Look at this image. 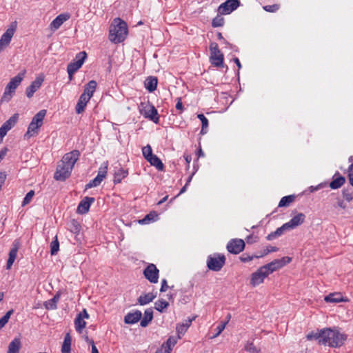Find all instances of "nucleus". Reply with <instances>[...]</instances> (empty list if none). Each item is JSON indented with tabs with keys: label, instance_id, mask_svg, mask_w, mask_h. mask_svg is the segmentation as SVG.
<instances>
[{
	"label": "nucleus",
	"instance_id": "nucleus-1",
	"mask_svg": "<svg viewBox=\"0 0 353 353\" xmlns=\"http://www.w3.org/2000/svg\"><path fill=\"white\" fill-rule=\"evenodd\" d=\"M79 157L80 152L77 150H73L65 154L61 160L57 163L54 176H69Z\"/></svg>",
	"mask_w": 353,
	"mask_h": 353
},
{
	"label": "nucleus",
	"instance_id": "nucleus-2",
	"mask_svg": "<svg viewBox=\"0 0 353 353\" xmlns=\"http://www.w3.org/2000/svg\"><path fill=\"white\" fill-rule=\"evenodd\" d=\"M128 32L127 23L120 18H116L110 26L109 39L114 43H121L125 39Z\"/></svg>",
	"mask_w": 353,
	"mask_h": 353
},
{
	"label": "nucleus",
	"instance_id": "nucleus-3",
	"mask_svg": "<svg viewBox=\"0 0 353 353\" xmlns=\"http://www.w3.org/2000/svg\"><path fill=\"white\" fill-rule=\"evenodd\" d=\"M323 337L321 339V345H328L332 347H341L346 340L347 336L340 333L336 330L325 328L323 330Z\"/></svg>",
	"mask_w": 353,
	"mask_h": 353
},
{
	"label": "nucleus",
	"instance_id": "nucleus-4",
	"mask_svg": "<svg viewBox=\"0 0 353 353\" xmlns=\"http://www.w3.org/2000/svg\"><path fill=\"white\" fill-rule=\"evenodd\" d=\"M26 70L19 72L17 76L12 78L6 87L5 92L3 94L1 101L8 102L12 97V94L14 92L17 88L20 85L25 77Z\"/></svg>",
	"mask_w": 353,
	"mask_h": 353
},
{
	"label": "nucleus",
	"instance_id": "nucleus-5",
	"mask_svg": "<svg viewBox=\"0 0 353 353\" xmlns=\"http://www.w3.org/2000/svg\"><path fill=\"white\" fill-rule=\"evenodd\" d=\"M210 51V63L217 68H225L228 69L227 65H224V56L223 54L219 49L218 44L216 42H211L209 46Z\"/></svg>",
	"mask_w": 353,
	"mask_h": 353
},
{
	"label": "nucleus",
	"instance_id": "nucleus-6",
	"mask_svg": "<svg viewBox=\"0 0 353 353\" xmlns=\"http://www.w3.org/2000/svg\"><path fill=\"white\" fill-rule=\"evenodd\" d=\"M225 263V257L223 254H214L209 256L207 261V267L209 270L218 272L221 270Z\"/></svg>",
	"mask_w": 353,
	"mask_h": 353
},
{
	"label": "nucleus",
	"instance_id": "nucleus-7",
	"mask_svg": "<svg viewBox=\"0 0 353 353\" xmlns=\"http://www.w3.org/2000/svg\"><path fill=\"white\" fill-rule=\"evenodd\" d=\"M292 261V258L289 256H284L281 259H278L272 261V262L263 265V268H265L268 274H271L273 272L283 268L285 265L290 263Z\"/></svg>",
	"mask_w": 353,
	"mask_h": 353
},
{
	"label": "nucleus",
	"instance_id": "nucleus-8",
	"mask_svg": "<svg viewBox=\"0 0 353 353\" xmlns=\"http://www.w3.org/2000/svg\"><path fill=\"white\" fill-rule=\"evenodd\" d=\"M240 3L239 0H227L219 6L218 11L221 14H229L235 10Z\"/></svg>",
	"mask_w": 353,
	"mask_h": 353
},
{
	"label": "nucleus",
	"instance_id": "nucleus-9",
	"mask_svg": "<svg viewBox=\"0 0 353 353\" xmlns=\"http://www.w3.org/2000/svg\"><path fill=\"white\" fill-rule=\"evenodd\" d=\"M159 270L153 263L149 264L143 270L145 278L152 283H157L159 279Z\"/></svg>",
	"mask_w": 353,
	"mask_h": 353
},
{
	"label": "nucleus",
	"instance_id": "nucleus-10",
	"mask_svg": "<svg viewBox=\"0 0 353 353\" xmlns=\"http://www.w3.org/2000/svg\"><path fill=\"white\" fill-rule=\"evenodd\" d=\"M245 248V242L241 239H231L227 244L228 251L233 254H238Z\"/></svg>",
	"mask_w": 353,
	"mask_h": 353
},
{
	"label": "nucleus",
	"instance_id": "nucleus-11",
	"mask_svg": "<svg viewBox=\"0 0 353 353\" xmlns=\"http://www.w3.org/2000/svg\"><path fill=\"white\" fill-rule=\"evenodd\" d=\"M269 275L268 272L263 266L252 274L250 284L253 286L258 285L264 281V279Z\"/></svg>",
	"mask_w": 353,
	"mask_h": 353
},
{
	"label": "nucleus",
	"instance_id": "nucleus-12",
	"mask_svg": "<svg viewBox=\"0 0 353 353\" xmlns=\"http://www.w3.org/2000/svg\"><path fill=\"white\" fill-rule=\"evenodd\" d=\"M16 29V25L8 28L0 39V52L8 46L11 41Z\"/></svg>",
	"mask_w": 353,
	"mask_h": 353
},
{
	"label": "nucleus",
	"instance_id": "nucleus-13",
	"mask_svg": "<svg viewBox=\"0 0 353 353\" xmlns=\"http://www.w3.org/2000/svg\"><path fill=\"white\" fill-rule=\"evenodd\" d=\"M44 81L43 76L37 77L31 84L26 88V93L28 98H31L34 93L40 88Z\"/></svg>",
	"mask_w": 353,
	"mask_h": 353
},
{
	"label": "nucleus",
	"instance_id": "nucleus-14",
	"mask_svg": "<svg viewBox=\"0 0 353 353\" xmlns=\"http://www.w3.org/2000/svg\"><path fill=\"white\" fill-rule=\"evenodd\" d=\"M95 201L94 197L85 196L82 199L77 207V212L80 214H86L90 209V205Z\"/></svg>",
	"mask_w": 353,
	"mask_h": 353
},
{
	"label": "nucleus",
	"instance_id": "nucleus-15",
	"mask_svg": "<svg viewBox=\"0 0 353 353\" xmlns=\"http://www.w3.org/2000/svg\"><path fill=\"white\" fill-rule=\"evenodd\" d=\"M178 339V336H170L165 343H163L160 349H157L155 353H171L172 347L177 343Z\"/></svg>",
	"mask_w": 353,
	"mask_h": 353
},
{
	"label": "nucleus",
	"instance_id": "nucleus-16",
	"mask_svg": "<svg viewBox=\"0 0 353 353\" xmlns=\"http://www.w3.org/2000/svg\"><path fill=\"white\" fill-rule=\"evenodd\" d=\"M70 17L69 13H63L59 14L51 23L50 28L53 30H56L60 28V26Z\"/></svg>",
	"mask_w": 353,
	"mask_h": 353
},
{
	"label": "nucleus",
	"instance_id": "nucleus-17",
	"mask_svg": "<svg viewBox=\"0 0 353 353\" xmlns=\"http://www.w3.org/2000/svg\"><path fill=\"white\" fill-rule=\"evenodd\" d=\"M18 119V114H14L8 121H6L0 128V135H6L8 130H10L17 123Z\"/></svg>",
	"mask_w": 353,
	"mask_h": 353
},
{
	"label": "nucleus",
	"instance_id": "nucleus-18",
	"mask_svg": "<svg viewBox=\"0 0 353 353\" xmlns=\"http://www.w3.org/2000/svg\"><path fill=\"white\" fill-rule=\"evenodd\" d=\"M145 117L149 118L154 123H158L159 121V117L158 112L155 107L152 105H148V110H145L144 113H142Z\"/></svg>",
	"mask_w": 353,
	"mask_h": 353
},
{
	"label": "nucleus",
	"instance_id": "nucleus-19",
	"mask_svg": "<svg viewBox=\"0 0 353 353\" xmlns=\"http://www.w3.org/2000/svg\"><path fill=\"white\" fill-rule=\"evenodd\" d=\"M142 317V313L139 310L127 314L124 317V322L126 324H134L137 323Z\"/></svg>",
	"mask_w": 353,
	"mask_h": 353
},
{
	"label": "nucleus",
	"instance_id": "nucleus-20",
	"mask_svg": "<svg viewBox=\"0 0 353 353\" xmlns=\"http://www.w3.org/2000/svg\"><path fill=\"white\" fill-rule=\"evenodd\" d=\"M196 316L189 318L183 323L177 324L176 330L178 334V338L181 339V335H183L187 331L188 328L191 325L192 322L195 319Z\"/></svg>",
	"mask_w": 353,
	"mask_h": 353
},
{
	"label": "nucleus",
	"instance_id": "nucleus-21",
	"mask_svg": "<svg viewBox=\"0 0 353 353\" xmlns=\"http://www.w3.org/2000/svg\"><path fill=\"white\" fill-rule=\"evenodd\" d=\"M305 219V215L304 214L299 213L286 223L288 225L290 230L294 229L303 223Z\"/></svg>",
	"mask_w": 353,
	"mask_h": 353
},
{
	"label": "nucleus",
	"instance_id": "nucleus-22",
	"mask_svg": "<svg viewBox=\"0 0 353 353\" xmlns=\"http://www.w3.org/2000/svg\"><path fill=\"white\" fill-rule=\"evenodd\" d=\"M90 99V98H89L88 96L87 97L85 94H81L75 108V110L77 114H81L84 111Z\"/></svg>",
	"mask_w": 353,
	"mask_h": 353
},
{
	"label": "nucleus",
	"instance_id": "nucleus-23",
	"mask_svg": "<svg viewBox=\"0 0 353 353\" xmlns=\"http://www.w3.org/2000/svg\"><path fill=\"white\" fill-rule=\"evenodd\" d=\"M157 297V292H149L144 294L141 295L137 301L139 305H145L150 302H152Z\"/></svg>",
	"mask_w": 353,
	"mask_h": 353
},
{
	"label": "nucleus",
	"instance_id": "nucleus-24",
	"mask_svg": "<svg viewBox=\"0 0 353 353\" xmlns=\"http://www.w3.org/2000/svg\"><path fill=\"white\" fill-rule=\"evenodd\" d=\"M157 83L158 80L157 77L152 76L148 77L144 82L145 88L150 92H152L157 89Z\"/></svg>",
	"mask_w": 353,
	"mask_h": 353
},
{
	"label": "nucleus",
	"instance_id": "nucleus-25",
	"mask_svg": "<svg viewBox=\"0 0 353 353\" xmlns=\"http://www.w3.org/2000/svg\"><path fill=\"white\" fill-rule=\"evenodd\" d=\"M97 82L94 80L90 81L87 84L85 85L84 90L82 94H85V96L91 99V97L93 96V93L96 90L97 88Z\"/></svg>",
	"mask_w": 353,
	"mask_h": 353
},
{
	"label": "nucleus",
	"instance_id": "nucleus-26",
	"mask_svg": "<svg viewBox=\"0 0 353 353\" xmlns=\"http://www.w3.org/2000/svg\"><path fill=\"white\" fill-rule=\"evenodd\" d=\"M324 300L327 303H340L345 301L342 294L339 292L331 293L327 296H325Z\"/></svg>",
	"mask_w": 353,
	"mask_h": 353
},
{
	"label": "nucleus",
	"instance_id": "nucleus-27",
	"mask_svg": "<svg viewBox=\"0 0 353 353\" xmlns=\"http://www.w3.org/2000/svg\"><path fill=\"white\" fill-rule=\"evenodd\" d=\"M153 319V311L152 308H148L145 310L144 316L141 321L140 325L145 327Z\"/></svg>",
	"mask_w": 353,
	"mask_h": 353
},
{
	"label": "nucleus",
	"instance_id": "nucleus-28",
	"mask_svg": "<svg viewBox=\"0 0 353 353\" xmlns=\"http://www.w3.org/2000/svg\"><path fill=\"white\" fill-rule=\"evenodd\" d=\"M21 347V342L19 338H15L8 345L7 353H19Z\"/></svg>",
	"mask_w": 353,
	"mask_h": 353
},
{
	"label": "nucleus",
	"instance_id": "nucleus-29",
	"mask_svg": "<svg viewBox=\"0 0 353 353\" xmlns=\"http://www.w3.org/2000/svg\"><path fill=\"white\" fill-rule=\"evenodd\" d=\"M46 110H41L38 112L32 118L31 123L41 127L43 124V121L46 114Z\"/></svg>",
	"mask_w": 353,
	"mask_h": 353
},
{
	"label": "nucleus",
	"instance_id": "nucleus-30",
	"mask_svg": "<svg viewBox=\"0 0 353 353\" xmlns=\"http://www.w3.org/2000/svg\"><path fill=\"white\" fill-rule=\"evenodd\" d=\"M147 161L153 166L156 167L158 170L162 171L164 168V165L161 159L155 154L149 157Z\"/></svg>",
	"mask_w": 353,
	"mask_h": 353
},
{
	"label": "nucleus",
	"instance_id": "nucleus-31",
	"mask_svg": "<svg viewBox=\"0 0 353 353\" xmlns=\"http://www.w3.org/2000/svg\"><path fill=\"white\" fill-rule=\"evenodd\" d=\"M72 339L69 333L65 336L64 341L61 347L62 353H70Z\"/></svg>",
	"mask_w": 353,
	"mask_h": 353
},
{
	"label": "nucleus",
	"instance_id": "nucleus-32",
	"mask_svg": "<svg viewBox=\"0 0 353 353\" xmlns=\"http://www.w3.org/2000/svg\"><path fill=\"white\" fill-rule=\"evenodd\" d=\"M74 325L77 332H81L82 330L85 327L86 323L82 319V313H79L74 319Z\"/></svg>",
	"mask_w": 353,
	"mask_h": 353
},
{
	"label": "nucleus",
	"instance_id": "nucleus-33",
	"mask_svg": "<svg viewBox=\"0 0 353 353\" xmlns=\"http://www.w3.org/2000/svg\"><path fill=\"white\" fill-rule=\"evenodd\" d=\"M60 296L57 294L54 297L44 303V306L47 310H54L57 308V303L59 300Z\"/></svg>",
	"mask_w": 353,
	"mask_h": 353
},
{
	"label": "nucleus",
	"instance_id": "nucleus-34",
	"mask_svg": "<svg viewBox=\"0 0 353 353\" xmlns=\"http://www.w3.org/2000/svg\"><path fill=\"white\" fill-rule=\"evenodd\" d=\"M158 217V214L155 211H152L149 214H146L145 217L139 221L141 224H147L150 221H155Z\"/></svg>",
	"mask_w": 353,
	"mask_h": 353
},
{
	"label": "nucleus",
	"instance_id": "nucleus-35",
	"mask_svg": "<svg viewBox=\"0 0 353 353\" xmlns=\"http://www.w3.org/2000/svg\"><path fill=\"white\" fill-rule=\"evenodd\" d=\"M295 198L296 196L294 194L283 196L279 203V207L289 206L295 200Z\"/></svg>",
	"mask_w": 353,
	"mask_h": 353
},
{
	"label": "nucleus",
	"instance_id": "nucleus-36",
	"mask_svg": "<svg viewBox=\"0 0 353 353\" xmlns=\"http://www.w3.org/2000/svg\"><path fill=\"white\" fill-rule=\"evenodd\" d=\"M19 246H20L19 241L18 239L14 240V242L12 243V247L11 250H10L8 258L12 259L13 260L16 259Z\"/></svg>",
	"mask_w": 353,
	"mask_h": 353
},
{
	"label": "nucleus",
	"instance_id": "nucleus-37",
	"mask_svg": "<svg viewBox=\"0 0 353 353\" xmlns=\"http://www.w3.org/2000/svg\"><path fill=\"white\" fill-rule=\"evenodd\" d=\"M169 306V303L164 299H159L154 303V308L159 312H163Z\"/></svg>",
	"mask_w": 353,
	"mask_h": 353
},
{
	"label": "nucleus",
	"instance_id": "nucleus-38",
	"mask_svg": "<svg viewBox=\"0 0 353 353\" xmlns=\"http://www.w3.org/2000/svg\"><path fill=\"white\" fill-rule=\"evenodd\" d=\"M83 64V59L81 58L79 61H72L68 65L67 68L74 72H77Z\"/></svg>",
	"mask_w": 353,
	"mask_h": 353
},
{
	"label": "nucleus",
	"instance_id": "nucleus-39",
	"mask_svg": "<svg viewBox=\"0 0 353 353\" xmlns=\"http://www.w3.org/2000/svg\"><path fill=\"white\" fill-rule=\"evenodd\" d=\"M40 127L38 125H36L30 122V123L28 125V130L26 133L25 134V137L27 138H30L34 134H37L38 133V130Z\"/></svg>",
	"mask_w": 353,
	"mask_h": 353
},
{
	"label": "nucleus",
	"instance_id": "nucleus-40",
	"mask_svg": "<svg viewBox=\"0 0 353 353\" xmlns=\"http://www.w3.org/2000/svg\"><path fill=\"white\" fill-rule=\"evenodd\" d=\"M198 119H200L202 123V127L201 130V134H205L207 133V128L208 127V120L203 114H199L197 115Z\"/></svg>",
	"mask_w": 353,
	"mask_h": 353
},
{
	"label": "nucleus",
	"instance_id": "nucleus-41",
	"mask_svg": "<svg viewBox=\"0 0 353 353\" xmlns=\"http://www.w3.org/2000/svg\"><path fill=\"white\" fill-rule=\"evenodd\" d=\"M345 182V178H335L329 185L332 189H337L342 186Z\"/></svg>",
	"mask_w": 353,
	"mask_h": 353
},
{
	"label": "nucleus",
	"instance_id": "nucleus-42",
	"mask_svg": "<svg viewBox=\"0 0 353 353\" xmlns=\"http://www.w3.org/2000/svg\"><path fill=\"white\" fill-rule=\"evenodd\" d=\"M59 250V242L58 238L56 236L54 239L50 243V254L51 255H55Z\"/></svg>",
	"mask_w": 353,
	"mask_h": 353
},
{
	"label": "nucleus",
	"instance_id": "nucleus-43",
	"mask_svg": "<svg viewBox=\"0 0 353 353\" xmlns=\"http://www.w3.org/2000/svg\"><path fill=\"white\" fill-rule=\"evenodd\" d=\"M14 310L12 309L8 310L4 316L0 319V330L5 326L8 322L11 315L13 314Z\"/></svg>",
	"mask_w": 353,
	"mask_h": 353
},
{
	"label": "nucleus",
	"instance_id": "nucleus-44",
	"mask_svg": "<svg viewBox=\"0 0 353 353\" xmlns=\"http://www.w3.org/2000/svg\"><path fill=\"white\" fill-rule=\"evenodd\" d=\"M323 330H321L319 332H316V333L311 332V333H309L306 336V338H307V340H312V339L318 340L319 344H321V339H323Z\"/></svg>",
	"mask_w": 353,
	"mask_h": 353
},
{
	"label": "nucleus",
	"instance_id": "nucleus-45",
	"mask_svg": "<svg viewBox=\"0 0 353 353\" xmlns=\"http://www.w3.org/2000/svg\"><path fill=\"white\" fill-rule=\"evenodd\" d=\"M70 230L74 234H78L81 230V225L77 221L72 219L70 223Z\"/></svg>",
	"mask_w": 353,
	"mask_h": 353
},
{
	"label": "nucleus",
	"instance_id": "nucleus-46",
	"mask_svg": "<svg viewBox=\"0 0 353 353\" xmlns=\"http://www.w3.org/2000/svg\"><path fill=\"white\" fill-rule=\"evenodd\" d=\"M108 162L104 161L103 162L98 171V174L97 176H106L107 172H108Z\"/></svg>",
	"mask_w": 353,
	"mask_h": 353
},
{
	"label": "nucleus",
	"instance_id": "nucleus-47",
	"mask_svg": "<svg viewBox=\"0 0 353 353\" xmlns=\"http://www.w3.org/2000/svg\"><path fill=\"white\" fill-rule=\"evenodd\" d=\"M103 179L104 178H94L93 180L90 181L88 184L85 185V191L88 189L99 185Z\"/></svg>",
	"mask_w": 353,
	"mask_h": 353
},
{
	"label": "nucleus",
	"instance_id": "nucleus-48",
	"mask_svg": "<svg viewBox=\"0 0 353 353\" xmlns=\"http://www.w3.org/2000/svg\"><path fill=\"white\" fill-rule=\"evenodd\" d=\"M223 24H224V19L219 15H217L216 17H214L212 19V27H214V28L221 27L223 26Z\"/></svg>",
	"mask_w": 353,
	"mask_h": 353
},
{
	"label": "nucleus",
	"instance_id": "nucleus-49",
	"mask_svg": "<svg viewBox=\"0 0 353 353\" xmlns=\"http://www.w3.org/2000/svg\"><path fill=\"white\" fill-rule=\"evenodd\" d=\"M142 153L144 158L147 160L149 157H151L154 154L152 153V150L151 146L148 144L146 146H144L142 148Z\"/></svg>",
	"mask_w": 353,
	"mask_h": 353
},
{
	"label": "nucleus",
	"instance_id": "nucleus-50",
	"mask_svg": "<svg viewBox=\"0 0 353 353\" xmlns=\"http://www.w3.org/2000/svg\"><path fill=\"white\" fill-rule=\"evenodd\" d=\"M245 350L250 353H259L260 350L258 349L252 342H248L245 345Z\"/></svg>",
	"mask_w": 353,
	"mask_h": 353
},
{
	"label": "nucleus",
	"instance_id": "nucleus-51",
	"mask_svg": "<svg viewBox=\"0 0 353 353\" xmlns=\"http://www.w3.org/2000/svg\"><path fill=\"white\" fill-rule=\"evenodd\" d=\"M34 190H30V192H28L26 196L24 197L23 201H22V206H26V205H28V203H30L32 197L34 196Z\"/></svg>",
	"mask_w": 353,
	"mask_h": 353
},
{
	"label": "nucleus",
	"instance_id": "nucleus-52",
	"mask_svg": "<svg viewBox=\"0 0 353 353\" xmlns=\"http://www.w3.org/2000/svg\"><path fill=\"white\" fill-rule=\"evenodd\" d=\"M258 258H259V255H250L247 253H244L240 256V261L241 262L246 263L252 261L253 259Z\"/></svg>",
	"mask_w": 353,
	"mask_h": 353
},
{
	"label": "nucleus",
	"instance_id": "nucleus-53",
	"mask_svg": "<svg viewBox=\"0 0 353 353\" xmlns=\"http://www.w3.org/2000/svg\"><path fill=\"white\" fill-rule=\"evenodd\" d=\"M280 8L279 4L267 5L263 7V10L269 12H275Z\"/></svg>",
	"mask_w": 353,
	"mask_h": 353
},
{
	"label": "nucleus",
	"instance_id": "nucleus-54",
	"mask_svg": "<svg viewBox=\"0 0 353 353\" xmlns=\"http://www.w3.org/2000/svg\"><path fill=\"white\" fill-rule=\"evenodd\" d=\"M279 250V248L277 247H274V246H268L266 248V249H265L263 250V252L260 254L259 255V258L261 257H263L267 254H268L270 252H276Z\"/></svg>",
	"mask_w": 353,
	"mask_h": 353
},
{
	"label": "nucleus",
	"instance_id": "nucleus-55",
	"mask_svg": "<svg viewBox=\"0 0 353 353\" xmlns=\"http://www.w3.org/2000/svg\"><path fill=\"white\" fill-rule=\"evenodd\" d=\"M343 198L348 202L353 199V192H350L349 190H343Z\"/></svg>",
	"mask_w": 353,
	"mask_h": 353
},
{
	"label": "nucleus",
	"instance_id": "nucleus-56",
	"mask_svg": "<svg viewBox=\"0 0 353 353\" xmlns=\"http://www.w3.org/2000/svg\"><path fill=\"white\" fill-rule=\"evenodd\" d=\"M290 230V228L288 227V225L285 223H284L281 227L277 228L275 232H276L277 235L279 236H281L283 232L286 230Z\"/></svg>",
	"mask_w": 353,
	"mask_h": 353
},
{
	"label": "nucleus",
	"instance_id": "nucleus-57",
	"mask_svg": "<svg viewBox=\"0 0 353 353\" xmlns=\"http://www.w3.org/2000/svg\"><path fill=\"white\" fill-rule=\"evenodd\" d=\"M326 186H327V183H321L316 186H313V185L310 186L308 189L310 192H314L317 191L320 189H322Z\"/></svg>",
	"mask_w": 353,
	"mask_h": 353
},
{
	"label": "nucleus",
	"instance_id": "nucleus-58",
	"mask_svg": "<svg viewBox=\"0 0 353 353\" xmlns=\"http://www.w3.org/2000/svg\"><path fill=\"white\" fill-rule=\"evenodd\" d=\"M226 324H227V322H223L217 326V327L216 329V333L213 336V338L218 336L223 332V330L225 327Z\"/></svg>",
	"mask_w": 353,
	"mask_h": 353
},
{
	"label": "nucleus",
	"instance_id": "nucleus-59",
	"mask_svg": "<svg viewBox=\"0 0 353 353\" xmlns=\"http://www.w3.org/2000/svg\"><path fill=\"white\" fill-rule=\"evenodd\" d=\"M81 58H83V62H84L87 58V53L85 51H81V52H79L78 54H77L74 61H79Z\"/></svg>",
	"mask_w": 353,
	"mask_h": 353
},
{
	"label": "nucleus",
	"instance_id": "nucleus-60",
	"mask_svg": "<svg viewBox=\"0 0 353 353\" xmlns=\"http://www.w3.org/2000/svg\"><path fill=\"white\" fill-rule=\"evenodd\" d=\"M168 288L169 286L168 285L167 281L165 279H163L161 282L160 292H164L168 289Z\"/></svg>",
	"mask_w": 353,
	"mask_h": 353
},
{
	"label": "nucleus",
	"instance_id": "nucleus-61",
	"mask_svg": "<svg viewBox=\"0 0 353 353\" xmlns=\"http://www.w3.org/2000/svg\"><path fill=\"white\" fill-rule=\"evenodd\" d=\"M8 150H9L7 147H4L0 150V162L5 158Z\"/></svg>",
	"mask_w": 353,
	"mask_h": 353
},
{
	"label": "nucleus",
	"instance_id": "nucleus-62",
	"mask_svg": "<svg viewBox=\"0 0 353 353\" xmlns=\"http://www.w3.org/2000/svg\"><path fill=\"white\" fill-rule=\"evenodd\" d=\"M279 237V236L277 235L276 232L274 231V232H272L271 233H270L267 236H266V239L268 241H272L276 238Z\"/></svg>",
	"mask_w": 353,
	"mask_h": 353
},
{
	"label": "nucleus",
	"instance_id": "nucleus-63",
	"mask_svg": "<svg viewBox=\"0 0 353 353\" xmlns=\"http://www.w3.org/2000/svg\"><path fill=\"white\" fill-rule=\"evenodd\" d=\"M176 108L179 110H180L181 112H182L183 110V103L181 102V98H177V103L176 104Z\"/></svg>",
	"mask_w": 353,
	"mask_h": 353
},
{
	"label": "nucleus",
	"instance_id": "nucleus-64",
	"mask_svg": "<svg viewBox=\"0 0 353 353\" xmlns=\"http://www.w3.org/2000/svg\"><path fill=\"white\" fill-rule=\"evenodd\" d=\"M347 176H353V163H351L347 170Z\"/></svg>",
	"mask_w": 353,
	"mask_h": 353
}]
</instances>
